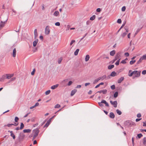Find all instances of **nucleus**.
I'll return each instance as SVG.
<instances>
[{"instance_id":"obj_1","label":"nucleus","mask_w":146,"mask_h":146,"mask_svg":"<svg viewBox=\"0 0 146 146\" xmlns=\"http://www.w3.org/2000/svg\"><path fill=\"white\" fill-rule=\"evenodd\" d=\"M124 125L128 127H131L132 126H135L136 125L135 123L131 120H127L125 121Z\"/></svg>"},{"instance_id":"obj_2","label":"nucleus","mask_w":146,"mask_h":146,"mask_svg":"<svg viewBox=\"0 0 146 146\" xmlns=\"http://www.w3.org/2000/svg\"><path fill=\"white\" fill-rule=\"evenodd\" d=\"M25 137V135L24 133L21 132L19 134L18 138L20 141H22L24 139Z\"/></svg>"},{"instance_id":"obj_3","label":"nucleus","mask_w":146,"mask_h":146,"mask_svg":"<svg viewBox=\"0 0 146 146\" xmlns=\"http://www.w3.org/2000/svg\"><path fill=\"white\" fill-rule=\"evenodd\" d=\"M50 27L47 26L45 28V33L46 35L49 34L50 33Z\"/></svg>"},{"instance_id":"obj_4","label":"nucleus","mask_w":146,"mask_h":146,"mask_svg":"<svg viewBox=\"0 0 146 146\" xmlns=\"http://www.w3.org/2000/svg\"><path fill=\"white\" fill-rule=\"evenodd\" d=\"M120 54L121 52H118L117 53L116 55L115 56V57L114 59L113 60V63L115 61L117 60L120 57Z\"/></svg>"},{"instance_id":"obj_5","label":"nucleus","mask_w":146,"mask_h":146,"mask_svg":"<svg viewBox=\"0 0 146 146\" xmlns=\"http://www.w3.org/2000/svg\"><path fill=\"white\" fill-rule=\"evenodd\" d=\"M8 20L7 18L5 21L3 22L2 21H1V22L0 23V30H1L3 27L5 25V23Z\"/></svg>"},{"instance_id":"obj_6","label":"nucleus","mask_w":146,"mask_h":146,"mask_svg":"<svg viewBox=\"0 0 146 146\" xmlns=\"http://www.w3.org/2000/svg\"><path fill=\"white\" fill-rule=\"evenodd\" d=\"M39 132V130L38 128L34 129L33 130V132L34 133V135L38 136Z\"/></svg>"},{"instance_id":"obj_7","label":"nucleus","mask_w":146,"mask_h":146,"mask_svg":"<svg viewBox=\"0 0 146 146\" xmlns=\"http://www.w3.org/2000/svg\"><path fill=\"white\" fill-rule=\"evenodd\" d=\"M6 76V78L7 79H9L13 76V74H6L5 75Z\"/></svg>"},{"instance_id":"obj_8","label":"nucleus","mask_w":146,"mask_h":146,"mask_svg":"<svg viewBox=\"0 0 146 146\" xmlns=\"http://www.w3.org/2000/svg\"><path fill=\"white\" fill-rule=\"evenodd\" d=\"M110 103L112 105H114V107L116 108L117 105V102L116 101H115L114 102H112V101H110Z\"/></svg>"},{"instance_id":"obj_9","label":"nucleus","mask_w":146,"mask_h":146,"mask_svg":"<svg viewBox=\"0 0 146 146\" xmlns=\"http://www.w3.org/2000/svg\"><path fill=\"white\" fill-rule=\"evenodd\" d=\"M107 92V90L106 89L101 90L97 92V93H102L103 94H106Z\"/></svg>"},{"instance_id":"obj_10","label":"nucleus","mask_w":146,"mask_h":146,"mask_svg":"<svg viewBox=\"0 0 146 146\" xmlns=\"http://www.w3.org/2000/svg\"><path fill=\"white\" fill-rule=\"evenodd\" d=\"M106 75H104L102 76L99 77L98 78H99V80H101L102 81L104 79H106Z\"/></svg>"},{"instance_id":"obj_11","label":"nucleus","mask_w":146,"mask_h":146,"mask_svg":"<svg viewBox=\"0 0 146 146\" xmlns=\"http://www.w3.org/2000/svg\"><path fill=\"white\" fill-rule=\"evenodd\" d=\"M102 103H103V104H105L106 106L108 107L109 106L108 103L104 100H102Z\"/></svg>"},{"instance_id":"obj_12","label":"nucleus","mask_w":146,"mask_h":146,"mask_svg":"<svg viewBox=\"0 0 146 146\" xmlns=\"http://www.w3.org/2000/svg\"><path fill=\"white\" fill-rule=\"evenodd\" d=\"M141 73V71H137V72L136 73L133 78H134L135 77H139Z\"/></svg>"},{"instance_id":"obj_13","label":"nucleus","mask_w":146,"mask_h":146,"mask_svg":"<svg viewBox=\"0 0 146 146\" xmlns=\"http://www.w3.org/2000/svg\"><path fill=\"white\" fill-rule=\"evenodd\" d=\"M124 80V78L123 77H121L117 81V82L118 83H121Z\"/></svg>"},{"instance_id":"obj_14","label":"nucleus","mask_w":146,"mask_h":146,"mask_svg":"<svg viewBox=\"0 0 146 146\" xmlns=\"http://www.w3.org/2000/svg\"><path fill=\"white\" fill-rule=\"evenodd\" d=\"M77 90L76 89H74L73 90H72L71 93L70 94V95L71 96H73L76 92H77Z\"/></svg>"},{"instance_id":"obj_15","label":"nucleus","mask_w":146,"mask_h":146,"mask_svg":"<svg viewBox=\"0 0 146 146\" xmlns=\"http://www.w3.org/2000/svg\"><path fill=\"white\" fill-rule=\"evenodd\" d=\"M31 130L30 129H25L23 130V132L24 133H30Z\"/></svg>"},{"instance_id":"obj_16","label":"nucleus","mask_w":146,"mask_h":146,"mask_svg":"<svg viewBox=\"0 0 146 146\" xmlns=\"http://www.w3.org/2000/svg\"><path fill=\"white\" fill-rule=\"evenodd\" d=\"M117 76V74L115 71L112 72L110 74V76L112 77H114Z\"/></svg>"},{"instance_id":"obj_17","label":"nucleus","mask_w":146,"mask_h":146,"mask_svg":"<svg viewBox=\"0 0 146 146\" xmlns=\"http://www.w3.org/2000/svg\"><path fill=\"white\" fill-rule=\"evenodd\" d=\"M34 34L35 35V38L36 39L38 36V34L37 32V29H35L34 31Z\"/></svg>"},{"instance_id":"obj_18","label":"nucleus","mask_w":146,"mask_h":146,"mask_svg":"<svg viewBox=\"0 0 146 146\" xmlns=\"http://www.w3.org/2000/svg\"><path fill=\"white\" fill-rule=\"evenodd\" d=\"M59 13L58 11H55L53 13V15L57 17L59 15Z\"/></svg>"},{"instance_id":"obj_19","label":"nucleus","mask_w":146,"mask_h":146,"mask_svg":"<svg viewBox=\"0 0 146 146\" xmlns=\"http://www.w3.org/2000/svg\"><path fill=\"white\" fill-rule=\"evenodd\" d=\"M110 117L111 118L113 119L115 117V115L113 112L110 113Z\"/></svg>"},{"instance_id":"obj_20","label":"nucleus","mask_w":146,"mask_h":146,"mask_svg":"<svg viewBox=\"0 0 146 146\" xmlns=\"http://www.w3.org/2000/svg\"><path fill=\"white\" fill-rule=\"evenodd\" d=\"M6 77V76L5 75H3L2 77L0 78V81L1 82H3V80Z\"/></svg>"},{"instance_id":"obj_21","label":"nucleus","mask_w":146,"mask_h":146,"mask_svg":"<svg viewBox=\"0 0 146 146\" xmlns=\"http://www.w3.org/2000/svg\"><path fill=\"white\" fill-rule=\"evenodd\" d=\"M115 53V50H113L111 51L110 52V54L111 56H113Z\"/></svg>"},{"instance_id":"obj_22","label":"nucleus","mask_w":146,"mask_h":146,"mask_svg":"<svg viewBox=\"0 0 146 146\" xmlns=\"http://www.w3.org/2000/svg\"><path fill=\"white\" fill-rule=\"evenodd\" d=\"M16 50L15 48H14L13 51V56L15 57L16 55Z\"/></svg>"},{"instance_id":"obj_23","label":"nucleus","mask_w":146,"mask_h":146,"mask_svg":"<svg viewBox=\"0 0 146 146\" xmlns=\"http://www.w3.org/2000/svg\"><path fill=\"white\" fill-rule=\"evenodd\" d=\"M38 39H36V40H35L33 42V46L34 47H35L37 43H38Z\"/></svg>"},{"instance_id":"obj_24","label":"nucleus","mask_w":146,"mask_h":146,"mask_svg":"<svg viewBox=\"0 0 146 146\" xmlns=\"http://www.w3.org/2000/svg\"><path fill=\"white\" fill-rule=\"evenodd\" d=\"M58 86V84H57L56 85H53L51 86V88L52 89H54L57 88Z\"/></svg>"},{"instance_id":"obj_25","label":"nucleus","mask_w":146,"mask_h":146,"mask_svg":"<svg viewBox=\"0 0 146 146\" xmlns=\"http://www.w3.org/2000/svg\"><path fill=\"white\" fill-rule=\"evenodd\" d=\"M90 56L89 55L87 54V55L86 56L85 58V60L86 62H87L89 60V59L90 58Z\"/></svg>"},{"instance_id":"obj_26","label":"nucleus","mask_w":146,"mask_h":146,"mask_svg":"<svg viewBox=\"0 0 146 146\" xmlns=\"http://www.w3.org/2000/svg\"><path fill=\"white\" fill-rule=\"evenodd\" d=\"M49 121H47L46 123L44 125V127H47L48 126V125H49V124L50 123H49Z\"/></svg>"},{"instance_id":"obj_27","label":"nucleus","mask_w":146,"mask_h":146,"mask_svg":"<svg viewBox=\"0 0 146 146\" xmlns=\"http://www.w3.org/2000/svg\"><path fill=\"white\" fill-rule=\"evenodd\" d=\"M143 144L146 146V137H144L143 139Z\"/></svg>"},{"instance_id":"obj_28","label":"nucleus","mask_w":146,"mask_h":146,"mask_svg":"<svg viewBox=\"0 0 146 146\" xmlns=\"http://www.w3.org/2000/svg\"><path fill=\"white\" fill-rule=\"evenodd\" d=\"M79 51V50L78 49H77L74 52V54L76 56L78 55V52Z\"/></svg>"},{"instance_id":"obj_29","label":"nucleus","mask_w":146,"mask_h":146,"mask_svg":"<svg viewBox=\"0 0 146 146\" xmlns=\"http://www.w3.org/2000/svg\"><path fill=\"white\" fill-rule=\"evenodd\" d=\"M128 32H127L125 31V32L123 33L121 35V36H122L123 37H124L127 34Z\"/></svg>"},{"instance_id":"obj_30","label":"nucleus","mask_w":146,"mask_h":146,"mask_svg":"<svg viewBox=\"0 0 146 146\" xmlns=\"http://www.w3.org/2000/svg\"><path fill=\"white\" fill-rule=\"evenodd\" d=\"M114 65H109L108 66V69L111 70V69H112V68H113L114 67Z\"/></svg>"},{"instance_id":"obj_31","label":"nucleus","mask_w":146,"mask_h":146,"mask_svg":"<svg viewBox=\"0 0 146 146\" xmlns=\"http://www.w3.org/2000/svg\"><path fill=\"white\" fill-rule=\"evenodd\" d=\"M142 27L140 29H138L136 31V32L134 34V36H135L139 32V31L141 30V29H142Z\"/></svg>"},{"instance_id":"obj_32","label":"nucleus","mask_w":146,"mask_h":146,"mask_svg":"<svg viewBox=\"0 0 146 146\" xmlns=\"http://www.w3.org/2000/svg\"><path fill=\"white\" fill-rule=\"evenodd\" d=\"M142 60H146V54L143 55L140 57Z\"/></svg>"},{"instance_id":"obj_33","label":"nucleus","mask_w":146,"mask_h":146,"mask_svg":"<svg viewBox=\"0 0 146 146\" xmlns=\"http://www.w3.org/2000/svg\"><path fill=\"white\" fill-rule=\"evenodd\" d=\"M24 127V125L23 123H21L20 127V129H22Z\"/></svg>"},{"instance_id":"obj_34","label":"nucleus","mask_w":146,"mask_h":146,"mask_svg":"<svg viewBox=\"0 0 146 146\" xmlns=\"http://www.w3.org/2000/svg\"><path fill=\"white\" fill-rule=\"evenodd\" d=\"M96 18V16L95 15H93L90 18V19L91 20H94Z\"/></svg>"},{"instance_id":"obj_35","label":"nucleus","mask_w":146,"mask_h":146,"mask_svg":"<svg viewBox=\"0 0 146 146\" xmlns=\"http://www.w3.org/2000/svg\"><path fill=\"white\" fill-rule=\"evenodd\" d=\"M118 95V92H116L114 94L113 96L114 98H116L117 97Z\"/></svg>"},{"instance_id":"obj_36","label":"nucleus","mask_w":146,"mask_h":146,"mask_svg":"<svg viewBox=\"0 0 146 146\" xmlns=\"http://www.w3.org/2000/svg\"><path fill=\"white\" fill-rule=\"evenodd\" d=\"M131 70H129L128 76H132L133 74V72H131L130 74H129V73L131 72Z\"/></svg>"},{"instance_id":"obj_37","label":"nucleus","mask_w":146,"mask_h":146,"mask_svg":"<svg viewBox=\"0 0 146 146\" xmlns=\"http://www.w3.org/2000/svg\"><path fill=\"white\" fill-rule=\"evenodd\" d=\"M116 111L117 113V114H118V115H121L122 113L118 109L117 110H116Z\"/></svg>"},{"instance_id":"obj_38","label":"nucleus","mask_w":146,"mask_h":146,"mask_svg":"<svg viewBox=\"0 0 146 146\" xmlns=\"http://www.w3.org/2000/svg\"><path fill=\"white\" fill-rule=\"evenodd\" d=\"M99 80V78H98L97 79H95L94 81L93 84H96Z\"/></svg>"},{"instance_id":"obj_39","label":"nucleus","mask_w":146,"mask_h":146,"mask_svg":"<svg viewBox=\"0 0 146 146\" xmlns=\"http://www.w3.org/2000/svg\"><path fill=\"white\" fill-rule=\"evenodd\" d=\"M136 62V60H132L130 62V64L131 65H132L134 64Z\"/></svg>"},{"instance_id":"obj_40","label":"nucleus","mask_w":146,"mask_h":146,"mask_svg":"<svg viewBox=\"0 0 146 146\" xmlns=\"http://www.w3.org/2000/svg\"><path fill=\"white\" fill-rule=\"evenodd\" d=\"M142 60H142V59L141 58H140L139 60L137 62L136 64H138L140 63L141 62Z\"/></svg>"},{"instance_id":"obj_41","label":"nucleus","mask_w":146,"mask_h":146,"mask_svg":"<svg viewBox=\"0 0 146 146\" xmlns=\"http://www.w3.org/2000/svg\"><path fill=\"white\" fill-rule=\"evenodd\" d=\"M124 29L127 32H128L129 31V28L127 26H125L124 27Z\"/></svg>"},{"instance_id":"obj_42","label":"nucleus","mask_w":146,"mask_h":146,"mask_svg":"<svg viewBox=\"0 0 146 146\" xmlns=\"http://www.w3.org/2000/svg\"><path fill=\"white\" fill-rule=\"evenodd\" d=\"M60 107V106L58 104H57L56 105L54 106V108H59Z\"/></svg>"},{"instance_id":"obj_43","label":"nucleus","mask_w":146,"mask_h":146,"mask_svg":"<svg viewBox=\"0 0 146 146\" xmlns=\"http://www.w3.org/2000/svg\"><path fill=\"white\" fill-rule=\"evenodd\" d=\"M120 60V58H119V59L117 60L115 64L117 66L119 64V61Z\"/></svg>"},{"instance_id":"obj_44","label":"nucleus","mask_w":146,"mask_h":146,"mask_svg":"<svg viewBox=\"0 0 146 146\" xmlns=\"http://www.w3.org/2000/svg\"><path fill=\"white\" fill-rule=\"evenodd\" d=\"M143 136V135L141 133H139L137 134V137L139 138H140L142 137Z\"/></svg>"},{"instance_id":"obj_45","label":"nucleus","mask_w":146,"mask_h":146,"mask_svg":"<svg viewBox=\"0 0 146 146\" xmlns=\"http://www.w3.org/2000/svg\"><path fill=\"white\" fill-rule=\"evenodd\" d=\"M62 60V58H60L58 60V63L59 64L61 63V61Z\"/></svg>"},{"instance_id":"obj_46","label":"nucleus","mask_w":146,"mask_h":146,"mask_svg":"<svg viewBox=\"0 0 146 146\" xmlns=\"http://www.w3.org/2000/svg\"><path fill=\"white\" fill-rule=\"evenodd\" d=\"M99 105L101 107H102L104 106V105L102 104L103 103H102V101L101 102H99L98 103Z\"/></svg>"},{"instance_id":"obj_47","label":"nucleus","mask_w":146,"mask_h":146,"mask_svg":"<svg viewBox=\"0 0 146 146\" xmlns=\"http://www.w3.org/2000/svg\"><path fill=\"white\" fill-rule=\"evenodd\" d=\"M50 92V90H48L46 92H45V94L46 95H48L49 94Z\"/></svg>"},{"instance_id":"obj_48","label":"nucleus","mask_w":146,"mask_h":146,"mask_svg":"<svg viewBox=\"0 0 146 146\" xmlns=\"http://www.w3.org/2000/svg\"><path fill=\"white\" fill-rule=\"evenodd\" d=\"M19 120V118L18 117H15V122H17Z\"/></svg>"},{"instance_id":"obj_49","label":"nucleus","mask_w":146,"mask_h":146,"mask_svg":"<svg viewBox=\"0 0 146 146\" xmlns=\"http://www.w3.org/2000/svg\"><path fill=\"white\" fill-rule=\"evenodd\" d=\"M111 88L112 90H113L115 88V86L114 85H113L111 86Z\"/></svg>"},{"instance_id":"obj_50","label":"nucleus","mask_w":146,"mask_h":146,"mask_svg":"<svg viewBox=\"0 0 146 146\" xmlns=\"http://www.w3.org/2000/svg\"><path fill=\"white\" fill-rule=\"evenodd\" d=\"M117 22L119 24L121 23V19H118L117 20Z\"/></svg>"},{"instance_id":"obj_51","label":"nucleus","mask_w":146,"mask_h":146,"mask_svg":"<svg viewBox=\"0 0 146 146\" xmlns=\"http://www.w3.org/2000/svg\"><path fill=\"white\" fill-rule=\"evenodd\" d=\"M10 135L11 137H12L13 139H15V135H14V134H13V133L12 134H10Z\"/></svg>"},{"instance_id":"obj_52","label":"nucleus","mask_w":146,"mask_h":146,"mask_svg":"<svg viewBox=\"0 0 146 146\" xmlns=\"http://www.w3.org/2000/svg\"><path fill=\"white\" fill-rule=\"evenodd\" d=\"M55 25L56 26H59L60 25V23L59 22H57L55 23Z\"/></svg>"},{"instance_id":"obj_53","label":"nucleus","mask_w":146,"mask_h":146,"mask_svg":"<svg viewBox=\"0 0 146 146\" xmlns=\"http://www.w3.org/2000/svg\"><path fill=\"white\" fill-rule=\"evenodd\" d=\"M126 9V7L125 6H123L121 8V11H125Z\"/></svg>"},{"instance_id":"obj_54","label":"nucleus","mask_w":146,"mask_h":146,"mask_svg":"<svg viewBox=\"0 0 146 146\" xmlns=\"http://www.w3.org/2000/svg\"><path fill=\"white\" fill-rule=\"evenodd\" d=\"M72 83H73V82L72 81H70L67 84V85H68V86H70L72 84Z\"/></svg>"},{"instance_id":"obj_55","label":"nucleus","mask_w":146,"mask_h":146,"mask_svg":"<svg viewBox=\"0 0 146 146\" xmlns=\"http://www.w3.org/2000/svg\"><path fill=\"white\" fill-rule=\"evenodd\" d=\"M142 74L143 75H145L146 74V70H143L142 72Z\"/></svg>"},{"instance_id":"obj_56","label":"nucleus","mask_w":146,"mask_h":146,"mask_svg":"<svg viewBox=\"0 0 146 146\" xmlns=\"http://www.w3.org/2000/svg\"><path fill=\"white\" fill-rule=\"evenodd\" d=\"M121 63L125 64L126 63V62L125 61V60H123L121 62Z\"/></svg>"},{"instance_id":"obj_57","label":"nucleus","mask_w":146,"mask_h":146,"mask_svg":"<svg viewBox=\"0 0 146 146\" xmlns=\"http://www.w3.org/2000/svg\"><path fill=\"white\" fill-rule=\"evenodd\" d=\"M35 71V69H34L33 71L31 72V74L32 75H34Z\"/></svg>"},{"instance_id":"obj_58","label":"nucleus","mask_w":146,"mask_h":146,"mask_svg":"<svg viewBox=\"0 0 146 146\" xmlns=\"http://www.w3.org/2000/svg\"><path fill=\"white\" fill-rule=\"evenodd\" d=\"M75 40H72L71 41V42L70 43V45H72V44L74 42H75Z\"/></svg>"},{"instance_id":"obj_59","label":"nucleus","mask_w":146,"mask_h":146,"mask_svg":"<svg viewBox=\"0 0 146 146\" xmlns=\"http://www.w3.org/2000/svg\"><path fill=\"white\" fill-rule=\"evenodd\" d=\"M13 125V124L11 123V124H8L7 125V126L8 127H11V126L12 125Z\"/></svg>"},{"instance_id":"obj_60","label":"nucleus","mask_w":146,"mask_h":146,"mask_svg":"<svg viewBox=\"0 0 146 146\" xmlns=\"http://www.w3.org/2000/svg\"><path fill=\"white\" fill-rule=\"evenodd\" d=\"M137 117L139 118L141 117V114L140 113H138L137 115Z\"/></svg>"},{"instance_id":"obj_61","label":"nucleus","mask_w":146,"mask_h":146,"mask_svg":"<svg viewBox=\"0 0 146 146\" xmlns=\"http://www.w3.org/2000/svg\"><path fill=\"white\" fill-rule=\"evenodd\" d=\"M101 9L100 8H98L96 9V11L98 12H100L101 11Z\"/></svg>"},{"instance_id":"obj_62","label":"nucleus","mask_w":146,"mask_h":146,"mask_svg":"<svg viewBox=\"0 0 146 146\" xmlns=\"http://www.w3.org/2000/svg\"><path fill=\"white\" fill-rule=\"evenodd\" d=\"M125 55L127 57H128L129 56V54L128 52H126L125 53Z\"/></svg>"},{"instance_id":"obj_63","label":"nucleus","mask_w":146,"mask_h":146,"mask_svg":"<svg viewBox=\"0 0 146 146\" xmlns=\"http://www.w3.org/2000/svg\"><path fill=\"white\" fill-rule=\"evenodd\" d=\"M15 79V78H11V79L10 80V82H11L14 81Z\"/></svg>"},{"instance_id":"obj_64","label":"nucleus","mask_w":146,"mask_h":146,"mask_svg":"<svg viewBox=\"0 0 146 146\" xmlns=\"http://www.w3.org/2000/svg\"><path fill=\"white\" fill-rule=\"evenodd\" d=\"M81 87V85H78L76 88H80Z\"/></svg>"}]
</instances>
